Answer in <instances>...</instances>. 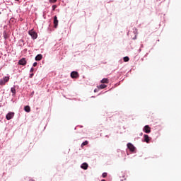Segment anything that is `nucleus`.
<instances>
[{
	"instance_id": "0eeeda50",
	"label": "nucleus",
	"mask_w": 181,
	"mask_h": 181,
	"mask_svg": "<svg viewBox=\"0 0 181 181\" xmlns=\"http://www.w3.org/2000/svg\"><path fill=\"white\" fill-rule=\"evenodd\" d=\"M15 115L13 112H9L6 115V118L9 121V119H12L13 117Z\"/></svg>"
},
{
	"instance_id": "9b49d317",
	"label": "nucleus",
	"mask_w": 181,
	"mask_h": 181,
	"mask_svg": "<svg viewBox=\"0 0 181 181\" xmlns=\"http://www.w3.org/2000/svg\"><path fill=\"white\" fill-rule=\"evenodd\" d=\"M42 58H43V56L40 54L35 57V60L36 62H40V60H42Z\"/></svg>"
},
{
	"instance_id": "f03ea898",
	"label": "nucleus",
	"mask_w": 181,
	"mask_h": 181,
	"mask_svg": "<svg viewBox=\"0 0 181 181\" xmlns=\"http://www.w3.org/2000/svg\"><path fill=\"white\" fill-rule=\"evenodd\" d=\"M71 78H78L80 77V74H78V72L74 71L71 73Z\"/></svg>"
},
{
	"instance_id": "f257e3e1",
	"label": "nucleus",
	"mask_w": 181,
	"mask_h": 181,
	"mask_svg": "<svg viewBox=\"0 0 181 181\" xmlns=\"http://www.w3.org/2000/svg\"><path fill=\"white\" fill-rule=\"evenodd\" d=\"M9 81V76H5L3 79L0 80V86H5V83Z\"/></svg>"
},
{
	"instance_id": "a211bd4d",
	"label": "nucleus",
	"mask_w": 181,
	"mask_h": 181,
	"mask_svg": "<svg viewBox=\"0 0 181 181\" xmlns=\"http://www.w3.org/2000/svg\"><path fill=\"white\" fill-rule=\"evenodd\" d=\"M49 2H50V4H56V2H57V0H49Z\"/></svg>"
},
{
	"instance_id": "20e7f679",
	"label": "nucleus",
	"mask_w": 181,
	"mask_h": 181,
	"mask_svg": "<svg viewBox=\"0 0 181 181\" xmlns=\"http://www.w3.org/2000/svg\"><path fill=\"white\" fill-rule=\"evenodd\" d=\"M26 58H22L18 61V64H20V66H26Z\"/></svg>"
},
{
	"instance_id": "2eb2a0df",
	"label": "nucleus",
	"mask_w": 181,
	"mask_h": 181,
	"mask_svg": "<svg viewBox=\"0 0 181 181\" xmlns=\"http://www.w3.org/2000/svg\"><path fill=\"white\" fill-rule=\"evenodd\" d=\"M107 87V85L101 84L99 86L98 88H100V90H103Z\"/></svg>"
},
{
	"instance_id": "393cba45",
	"label": "nucleus",
	"mask_w": 181,
	"mask_h": 181,
	"mask_svg": "<svg viewBox=\"0 0 181 181\" xmlns=\"http://www.w3.org/2000/svg\"><path fill=\"white\" fill-rule=\"evenodd\" d=\"M101 181H105V180H102Z\"/></svg>"
},
{
	"instance_id": "dca6fc26",
	"label": "nucleus",
	"mask_w": 181,
	"mask_h": 181,
	"mask_svg": "<svg viewBox=\"0 0 181 181\" xmlns=\"http://www.w3.org/2000/svg\"><path fill=\"white\" fill-rule=\"evenodd\" d=\"M86 145H88V141H85L84 142H83L81 144V148H83V146H86Z\"/></svg>"
},
{
	"instance_id": "f3484780",
	"label": "nucleus",
	"mask_w": 181,
	"mask_h": 181,
	"mask_svg": "<svg viewBox=\"0 0 181 181\" xmlns=\"http://www.w3.org/2000/svg\"><path fill=\"white\" fill-rule=\"evenodd\" d=\"M123 60H124V62H129V57H124L123 58Z\"/></svg>"
},
{
	"instance_id": "aec40b11",
	"label": "nucleus",
	"mask_w": 181,
	"mask_h": 181,
	"mask_svg": "<svg viewBox=\"0 0 181 181\" xmlns=\"http://www.w3.org/2000/svg\"><path fill=\"white\" fill-rule=\"evenodd\" d=\"M102 176L103 177H105L107 176V173H103Z\"/></svg>"
},
{
	"instance_id": "7ed1b4c3",
	"label": "nucleus",
	"mask_w": 181,
	"mask_h": 181,
	"mask_svg": "<svg viewBox=\"0 0 181 181\" xmlns=\"http://www.w3.org/2000/svg\"><path fill=\"white\" fill-rule=\"evenodd\" d=\"M29 35H30L31 37H33V39H37V33H36V32H35V30H31L28 32Z\"/></svg>"
},
{
	"instance_id": "4468645a",
	"label": "nucleus",
	"mask_w": 181,
	"mask_h": 181,
	"mask_svg": "<svg viewBox=\"0 0 181 181\" xmlns=\"http://www.w3.org/2000/svg\"><path fill=\"white\" fill-rule=\"evenodd\" d=\"M11 91L13 95H15L16 94V89H15V88H11Z\"/></svg>"
},
{
	"instance_id": "a878e982",
	"label": "nucleus",
	"mask_w": 181,
	"mask_h": 181,
	"mask_svg": "<svg viewBox=\"0 0 181 181\" xmlns=\"http://www.w3.org/2000/svg\"><path fill=\"white\" fill-rule=\"evenodd\" d=\"M30 181H35V180H30Z\"/></svg>"
},
{
	"instance_id": "4be33fe9",
	"label": "nucleus",
	"mask_w": 181,
	"mask_h": 181,
	"mask_svg": "<svg viewBox=\"0 0 181 181\" xmlns=\"http://www.w3.org/2000/svg\"><path fill=\"white\" fill-rule=\"evenodd\" d=\"M34 70L35 69L33 68H31L30 70V73L33 72Z\"/></svg>"
},
{
	"instance_id": "b1692460",
	"label": "nucleus",
	"mask_w": 181,
	"mask_h": 181,
	"mask_svg": "<svg viewBox=\"0 0 181 181\" xmlns=\"http://www.w3.org/2000/svg\"><path fill=\"white\" fill-rule=\"evenodd\" d=\"M140 135H141V136H142V135H143V133H141V134H140Z\"/></svg>"
},
{
	"instance_id": "9d476101",
	"label": "nucleus",
	"mask_w": 181,
	"mask_h": 181,
	"mask_svg": "<svg viewBox=\"0 0 181 181\" xmlns=\"http://www.w3.org/2000/svg\"><path fill=\"white\" fill-rule=\"evenodd\" d=\"M144 142H146V144H149V141H151L149 136H148V134H144Z\"/></svg>"
},
{
	"instance_id": "39448f33",
	"label": "nucleus",
	"mask_w": 181,
	"mask_h": 181,
	"mask_svg": "<svg viewBox=\"0 0 181 181\" xmlns=\"http://www.w3.org/2000/svg\"><path fill=\"white\" fill-rule=\"evenodd\" d=\"M143 131L146 133V134H151V127H149V125H146Z\"/></svg>"
},
{
	"instance_id": "1a4fd4ad",
	"label": "nucleus",
	"mask_w": 181,
	"mask_h": 181,
	"mask_svg": "<svg viewBox=\"0 0 181 181\" xmlns=\"http://www.w3.org/2000/svg\"><path fill=\"white\" fill-rule=\"evenodd\" d=\"M81 169H83L84 170H87V169H88V164L87 163H83L81 165Z\"/></svg>"
},
{
	"instance_id": "6ab92c4d",
	"label": "nucleus",
	"mask_w": 181,
	"mask_h": 181,
	"mask_svg": "<svg viewBox=\"0 0 181 181\" xmlns=\"http://www.w3.org/2000/svg\"><path fill=\"white\" fill-rule=\"evenodd\" d=\"M56 8H57V5H53L52 6V11H55Z\"/></svg>"
},
{
	"instance_id": "ddd939ff",
	"label": "nucleus",
	"mask_w": 181,
	"mask_h": 181,
	"mask_svg": "<svg viewBox=\"0 0 181 181\" xmlns=\"http://www.w3.org/2000/svg\"><path fill=\"white\" fill-rule=\"evenodd\" d=\"M24 111H25V112H29L30 111V106L29 105L25 106Z\"/></svg>"
},
{
	"instance_id": "423d86ee",
	"label": "nucleus",
	"mask_w": 181,
	"mask_h": 181,
	"mask_svg": "<svg viewBox=\"0 0 181 181\" xmlns=\"http://www.w3.org/2000/svg\"><path fill=\"white\" fill-rule=\"evenodd\" d=\"M127 147L129 149V151H131V152H135V146H134L132 144L128 143Z\"/></svg>"
},
{
	"instance_id": "f8f14e48",
	"label": "nucleus",
	"mask_w": 181,
	"mask_h": 181,
	"mask_svg": "<svg viewBox=\"0 0 181 181\" xmlns=\"http://www.w3.org/2000/svg\"><path fill=\"white\" fill-rule=\"evenodd\" d=\"M100 83H102L103 84H108L109 81H108V78H103L101 80Z\"/></svg>"
},
{
	"instance_id": "bb28decb",
	"label": "nucleus",
	"mask_w": 181,
	"mask_h": 181,
	"mask_svg": "<svg viewBox=\"0 0 181 181\" xmlns=\"http://www.w3.org/2000/svg\"><path fill=\"white\" fill-rule=\"evenodd\" d=\"M15 1H18L19 0H15Z\"/></svg>"
},
{
	"instance_id": "6e6552de",
	"label": "nucleus",
	"mask_w": 181,
	"mask_h": 181,
	"mask_svg": "<svg viewBox=\"0 0 181 181\" xmlns=\"http://www.w3.org/2000/svg\"><path fill=\"white\" fill-rule=\"evenodd\" d=\"M59 25V20H57V16H54V28H57Z\"/></svg>"
},
{
	"instance_id": "412c9836",
	"label": "nucleus",
	"mask_w": 181,
	"mask_h": 181,
	"mask_svg": "<svg viewBox=\"0 0 181 181\" xmlns=\"http://www.w3.org/2000/svg\"><path fill=\"white\" fill-rule=\"evenodd\" d=\"M37 66V62H35L34 64H33V67H36Z\"/></svg>"
},
{
	"instance_id": "5701e85b",
	"label": "nucleus",
	"mask_w": 181,
	"mask_h": 181,
	"mask_svg": "<svg viewBox=\"0 0 181 181\" xmlns=\"http://www.w3.org/2000/svg\"><path fill=\"white\" fill-rule=\"evenodd\" d=\"M32 77H33V74H31L30 75V78H32Z\"/></svg>"
}]
</instances>
